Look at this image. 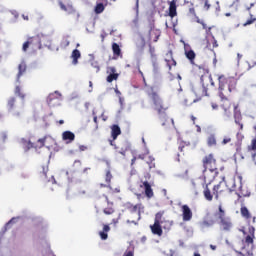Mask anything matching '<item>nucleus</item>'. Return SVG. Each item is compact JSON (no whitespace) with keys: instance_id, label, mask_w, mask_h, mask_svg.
<instances>
[{"instance_id":"obj_31","label":"nucleus","mask_w":256,"mask_h":256,"mask_svg":"<svg viewBox=\"0 0 256 256\" xmlns=\"http://www.w3.org/2000/svg\"><path fill=\"white\" fill-rule=\"evenodd\" d=\"M163 215H165V211H159L156 213L154 223L163 225L165 223V218H163Z\"/></svg>"},{"instance_id":"obj_40","label":"nucleus","mask_w":256,"mask_h":256,"mask_svg":"<svg viewBox=\"0 0 256 256\" xmlns=\"http://www.w3.org/2000/svg\"><path fill=\"white\" fill-rule=\"evenodd\" d=\"M49 171V168H46L42 166V171H40V177L41 179H47V172Z\"/></svg>"},{"instance_id":"obj_15","label":"nucleus","mask_w":256,"mask_h":256,"mask_svg":"<svg viewBox=\"0 0 256 256\" xmlns=\"http://www.w3.org/2000/svg\"><path fill=\"white\" fill-rule=\"evenodd\" d=\"M225 191H227V189L225 188L223 182H220L219 184L214 185L213 195H214L216 201L219 200V195H223V193H225Z\"/></svg>"},{"instance_id":"obj_51","label":"nucleus","mask_w":256,"mask_h":256,"mask_svg":"<svg viewBox=\"0 0 256 256\" xmlns=\"http://www.w3.org/2000/svg\"><path fill=\"white\" fill-rule=\"evenodd\" d=\"M227 143H231V137H225L222 141V145H227Z\"/></svg>"},{"instance_id":"obj_21","label":"nucleus","mask_w":256,"mask_h":256,"mask_svg":"<svg viewBox=\"0 0 256 256\" xmlns=\"http://www.w3.org/2000/svg\"><path fill=\"white\" fill-rule=\"evenodd\" d=\"M247 151L251 155V160L255 161V157H256V138L252 139L251 144L247 147Z\"/></svg>"},{"instance_id":"obj_58","label":"nucleus","mask_w":256,"mask_h":256,"mask_svg":"<svg viewBox=\"0 0 256 256\" xmlns=\"http://www.w3.org/2000/svg\"><path fill=\"white\" fill-rule=\"evenodd\" d=\"M89 93H91L93 91V82L92 81H89Z\"/></svg>"},{"instance_id":"obj_1","label":"nucleus","mask_w":256,"mask_h":256,"mask_svg":"<svg viewBox=\"0 0 256 256\" xmlns=\"http://www.w3.org/2000/svg\"><path fill=\"white\" fill-rule=\"evenodd\" d=\"M219 97L221 99V109H223L225 117L233 115V105H238L229 100V95L237 91V78L222 74L218 77Z\"/></svg>"},{"instance_id":"obj_54","label":"nucleus","mask_w":256,"mask_h":256,"mask_svg":"<svg viewBox=\"0 0 256 256\" xmlns=\"http://www.w3.org/2000/svg\"><path fill=\"white\" fill-rule=\"evenodd\" d=\"M11 223H15V218L10 219L9 222L6 223V228L9 227Z\"/></svg>"},{"instance_id":"obj_20","label":"nucleus","mask_w":256,"mask_h":256,"mask_svg":"<svg viewBox=\"0 0 256 256\" xmlns=\"http://www.w3.org/2000/svg\"><path fill=\"white\" fill-rule=\"evenodd\" d=\"M215 225V219H213V215L211 213H207L202 221L203 227H213Z\"/></svg>"},{"instance_id":"obj_37","label":"nucleus","mask_w":256,"mask_h":256,"mask_svg":"<svg viewBox=\"0 0 256 256\" xmlns=\"http://www.w3.org/2000/svg\"><path fill=\"white\" fill-rule=\"evenodd\" d=\"M14 94L17 97H20L22 99V101H24V99L26 97L25 93H23V91L21 90V86H19V85L15 87Z\"/></svg>"},{"instance_id":"obj_13","label":"nucleus","mask_w":256,"mask_h":256,"mask_svg":"<svg viewBox=\"0 0 256 256\" xmlns=\"http://www.w3.org/2000/svg\"><path fill=\"white\" fill-rule=\"evenodd\" d=\"M184 53L186 56V59L190 61L192 65H195V57H197V54H195V51L191 49V46L188 44L184 45Z\"/></svg>"},{"instance_id":"obj_18","label":"nucleus","mask_w":256,"mask_h":256,"mask_svg":"<svg viewBox=\"0 0 256 256\" xmlns=\"http://www.w3.org/2000/svg\"><path fill=\"white\" fill-rule=\"evenodd\" d=\"M141 188H144L145 195L148 199H151L155 194L153 193V188H151V184L148 181L142 182L140 185Z\"/></svg>"},{"instance_id":"obj_2","label":"nucleus","mask_w":256,"mask_h":256,"mask_svg":"<svg viewBox=\"0 0 256 256\" xmlns=\"http://www.w3.org/2000/svg\"><path fill=\"white\" fill-rule=\"evenodd\" d=\"M146 95H148L152 107L154 111H156L158 115V119L161 121L162 127H165L167 123V111L169 110V106L163 101V98H161V95L157 91H155V88L153 86H150L146 90Z\"/></svg>"},{"instance_id":"obj_23","label":"nucleus","mask_w":256,"mask_h":256,"mask_svg":"<svg viewBox=\"0 0 256 256\" xmlns=\"http://www.w3.org/2000/svg\"><path fill=\"white\" fill-rule=\"evenodd\" d=\"M62 139L63 141H66V143H73L75 141V133L71 131H64L62 133Z\"/></svg>"},{"instance_id":"obj_50","label":"nucleus","mask_w":256,"mask_h":256,"mask_svg":"<svg viewBox=\"0 0 256 256\" xmlns=\"http://www.w3.org/2000/svg\"><path fill=\"white\" fill-rule=\"evenodd\" d=\"M93 121L96 125V129H99V122L97 121V115H95V112H93Z\"/></svg>"},{"instance_id":"obj_28","label":"nucleus","mask_w":256,"mask_h":256,"mask_svg":"<svg viewBox=\"0 0 256 256\" xmlns=\"http://www.w3.org/2000/svg\"><path fill=\"white\" fill-rule=\"evenodd\" d=\"M72 63L77 65L79 63V59H81V51L78 49H74L71 54Z\"/></svg>"},{"instance_id":"obj_62","label":"nucleus","mask_w":256,"mask_h":256,"mask_svg":"<svg viewBox=\"0 0 256 256\" xmlns=\"http://www.w3.org/2000/svg\"><path fill=\"white\" fill-rule=\"evenodd\" d=\"M115 93H116V95H121V91H119V89H115Z\"/></svg>"},{"instance_id":"obj_63","label":"nucleus","mask_w":256,"mask_h":256,"mask_svg":"<svg viewBox=\"0 0 256 256\" xmlns=\"http://www.w3.org/2000/svg\"><path fill=\"white\" fill-rule=\"evenodd\" d=\"M251 220H252V223H256V217L255 216H252Z\"/></svg>"},{"instance_id":"obj_12","label":"nucleus","mask_w":256,"mask_h":256,"mask_svg":"<svg viewBox=\"0 0 256 256\" xmlns=\"http://www.w3.org/2000/svg\"><path fill=\"white\" fill-rule=\"evenodd\" d=\"M180 209L182 212L183 221L187 222V221H191V219H193V211L191 210L189 205L184 204L180 207Z\"/></svg>"},{"instance_id":"obj_61","label":"nucleus","mask_w":256,"mask_h":256,"mask_svg":"<svg viewBox=\"0 0 256 256\" xmlns=\"http://www.w3.org/2000/svg\"><path fill=\"white\" fill-rule=\"evenodd\" d=\"M210 249H212V251H215L217 249V246L211 244Z\"/></svg>"},{"instance_id":"obj_3","label":"nucleus","mask_w":256,"mask_h":256,"mask_svg":"<svg viewBox=\"0 0 256 256\" xmlns=\"http://www.w3.org/2000/svg\"><path fill=\"white\" fill-rule=\"evenodd\" d=\"M202 165L204 167V180L211 183L219 173V169L217 168V158H215L214 154H208L202 159Z\"/></svg>"},{"instance_id":"obj_49","label":"nucleus","mask_w":256,"mask_h":256,"mask_svg":"<svg viewBox=\"0 0 256 256\" xmlns=\"http://www.w3.org/2000/svg\"><path fill=\"white\" fill-rule=\"evenodd\" d=\"M211 107H212V109H214V111H217V109H219V104L215 101H212Z\"/></svg>"},{"instance_id":"obj_30","label":"nucleus","mask_w":256,"mask_h":256,"mask_svg":"<svg viewBox=\"0 0 256 256\" xmlns=\"http://www.w3.org/2000/svg\"><path fill=\"white\" fill-rule=\"evenodd\" d=\"M203 195H204V199H206V201H213V196H215V194H213V192L211 193V189H209L208 185L205 186Z\"/></svg>"},{"instance_id":"obj_25","label":"nucleus","mask_w":256,"mask_h":256,"mask_svg":"<svg viewBox=\"0 0 256 256\" xmlns=\"http://www.w3.org/2000/svg\"><path fill=\"white\" fill-rule=\"evenodd\" d=\"M105 7H107V0H104V2H98L94 8V13H96V15H101V13L105 11Z\"/></svg>"},{"instance_id":"obj_46","label":"nucleus","mask_w":256,"mask_h":256,"mask_svg":"<svg viewBox=\"0 0 256 256\" xmlns=\"http://www.w3.org/2000/svg\"><path fill=\"white\" fill-rule=\"evenodd\" d=\"M149 53L152 57V59H155L157 57V55L155 54V48L151 47L149 48Z\"/></svg>"},{"instance_id":"obj_44","label":"nucleus","mask_w":256,"mask_h":256,"mask_svg":"<svg viewBox=\"0 0 256 256\" xmlns=\"http://www.w3.org/2000/svg\"><path fill=\"white\" fill-rule=\"evenodd\" d=\"M45 141H47V137L38 139V143H39L38 147L40 148L45 147Z\"/></svg>"},{"instance_id":"obj_64","label":"nucleus","mask_w":256,"mask_h":256,"mask_svg":"<svg viewBox=\"0 0 256 256\" xmlns=\"http://www.w3.org/2000/svg\"><path fill=\"white\" fill-rule=\"evenodd\" d=\"M213 47H218L217 40H214Z\"/></svg>"},{"instance_id":"obj_57","label":"nucleus","mask_w":256,"mask_h":256,"mask_svg":"<svg viewBox=\"0 0 256 256\" xmlns=\"http://www.w3.org/2000/svg\"><path fill=\"white\" fill-rule=\"evenodd\" d=\"M110 191H113V193H121V189L120 188H115L114 190L110 189Z\"/></svg>"},{"instance_id":"obj_33","label":"nucleus","mask_w":256,"mask_h":256,"mask_svg":"<svg viewBox=\"0 0 256 256\" xmlns=\"http://www.w3.org/2000/svg\"><path fill=\"white\" fill-rule=\"evenodd\" d=\"M208 147H216L217 146V137L215 134H210L207 138Z\"/></svg>"},{"instance_id":"obj_11","label":"nucleus","mask_w":256,"mask_h":256,"mask_svg":"<svg viewBox=\"0 0 256 256\" xmlns=\"http://www.w3.org/2000/svg\"><path fill=\"white\" fill-rule=\"evenodd\" d=\"M106 73L108 75L106 77L107 83H113V81L119 79V73H117V68H115V66H108L106 68Z\"/></svg>"},{"instance_id":"obj_4","label":"nucleus","mask_w":256,"mask_h":256,"mask_svg":"<svg viewBox=\"0 0 256 256\" xmlns=\"http://www.w3.org/2000/svg\"><path fill=\"white\" fill-rule=\"evenodd\" d=\"M238 109H239V104H234L233 105L234 119H235L236 125H238V127H239V132H237V134H236V137L238 140L236 143L237 151H239V149H241L243 139H245V136H243L241 134V131H243V123H241V111H239Z\"/></svg>"},{"instance_id":"obj_41","label":"nucleus","mask_w":256,"mask_h":256,"mask_svg":"<svg viewBox=\"0 0 256 256\" xmlns=\"http://www.w3.org/2000/svg\"><path fill=\"white\" fill-rule=\"evenodd\" d=\"M114 149H116V153L125 157V154L127 153V148H121V150H117L119 149V147H117V145H114Z\"/></svg>"},{"instance_id":"obj_14","label":"nucleus","mask_w":256,"mask_h":256,"mask_svg":"<svg viewBox=\"0 0 256 256\" xmlns=\"http://www.w3.org/2000/svg\"><path fill=\"white\" fill-rule=\"evenodd\" d=\"M240 215L242 219H245L247 223H251V219L253 218V214H251V211H249V208L247 206L243 205L240 208Z\"/></svg>"},{"instance_id":"obj_8","label":"nucleus","mask_w":256,"mask_h":256,"mask_svg":"<svg viewBox=\"0 0 256 256\" xmlns=\"http://www.w3.org/2000/svg\"><path fill=\"white\" fill-rule=\"evenodd\" d=\"M235 195L237 196V198L234 203L235 205H238V203H243V197H251V191H249V188L247 186L240 185L238 191L235 192Z\"/></svg>"},{"instance_id":"obj_16","label":"nucleus","mask_w":256,"mask_h":256,"mask_svg":"<svg viewBox=\"0 0 256 256\" xmlns=\"http://www.w3.org/2000/svg\"><path fill=\"white\" fill-rule=\"evenodd\" d=\"M159 37H161V31L159 29H155V26H151L148 40L157 43V41H159Z\"/></svg>"},{"instance_id":"obj_48","label":"nucleus","mask_w":256,"mask_h":256,"mask_svg":"<svg viewBox=\"0 0 256 256\" xmlns=\"http://www.w3.org/2000/svg\"><path fill=\"white\" fill-rule=\"evenodd\" d=\"M204 9L209 11L211 9V4H209V0H204Z\"/></svg>"},{"instance_id":"obj_7","label":"nucleus","mask_w":256,"mask_h":256,"mask_svg":"<svg viewBox=\"0 0 256 256\" xmlns=\"http://www.w3.org/2000/svg\"><path fill=\"white\" fill-rule=\"evenodd\" d=\"M244 235V243L246 245H254L255 243V228L251 225L248 226V231L245 229L240 230Z\"/></svg>"},{"instance_id":"obj_9","label":"nucleus","mask_w":256,"mask_h":256,"mask_svg":"<svg viewBox=\"0 0 256 256\" xmlns=\"http://www.w3.org/2000/svg\"><path fill=\"white\" fill-rule=\"evenodd\" d=\"M124 209H126L130 213L138 212L139 219H141V211L143 212L145 210V206H143V204L141 203L133 205L131 202H126L124 204Z\"/></svg>"},{"instance_id":"obj_34","label":"nucleus","mask_w":256,"mask_h":256,"mask_svg":"<svg viewBox=\"0 0 256 256\" xmlns=\"http://www.w3.org/2000/svg\"><path fill=\"white\" fill-rule=\"evenodd\" d=\"M16 103H17V98L10 97L8 99V102H7V109H8V111H15Z\"/></svg>"},{"instance_id":"obj_5","label":"nucleus","mask_w":256,"mask_h":256,"mask_svg":"<svg viewBox=\"0 0 256 256\" xmlns=\"http://www.w3.org/2000/svg\"><path fill=\"white\" fill-rule=\"evenodd\" d=\"M198 75H200V81L203 87L197 91H205V87H207L209 83H211L212 86L215 85V82H213V77L211 74H209V68H207V66H198Z\"/></svg>"},{"instance_id":"obj_47","label":"nucleus","mask_w":256,"mask_h":256,"mask_svg":"<svg viewBox=\"0 0 256 256\" xmlns=\"http://www.w3.org/2000/svg\"><path fill=\"white\" fill-rule=\"evenodd\" d=\"M91 67H93V69H95L96 73H99V71L101 69L99 67V65L97 64V62H92Z\"/></svg>"},{"instance_id":"obj_10","label":"nucleus","mask_w":256,"mask_h":256,"mask_svg":"<svg viewBox=\"0 0 256 256\" xmlns=\"http://www.w3.org/2000/svg\"><path fill=\"white\" fill-rule=\"evenodd\" d=\"M30 45H32V47H41V38L39 35L28 38V40L24 42L22 46V51H27Z\"/></svg>"},{"instance_id":"obj_53","label":"nucleus","mask_w":256,"mask_h":256,"mask_svg":"<svg viewBox=\"0 0 256 256\" xmlns=\"http://www.w3.org/2000/svg\"><path fill=\"white\" fill-rule=\"evenodd\" d=\"M79 151H87V146H85V145H80V146H79Z\"/></svg>"},{"instance_id":"obj_22","label":"nucleus","mask_w":256,"mask_h":256,"mask_svg":"<svg viewBox=\"0 0 256 256\" xmlns=\"http://www.w3.org/2000/svg\"><path fill=\"white\" fill-rule=\"evenodd\" d=\"M150 229L153 235H158V237L163 235V228L161 227V224L157 222H154V224L150 226Z\"/></svg>"},{"instance_id":"obj_59","label":"nucleus","mask_w":256,"mask_h":256,"mask_svg":"<svg viewBox=\"0 0 256 256\" xmlns=\"http://www.w3.org/2000/svg\"><path fill=\"white\" fill-rule=\"evenodd\" d=\"M63 45H64V47H69V45H70L69 40H65V41L63 42Z\"/></svg>"},{"instance_id":"obj_35","label":"nucleus","mask_w":256,"mask_h":256,"mask_svg":"<svg viewBox=\"0 0 256 256\" xmlns=\"http://www.w3.org/2000/svg\"><path fill=\"white\" fill-rule=\"evenodd\" d=\"M226 187L228 189V191H230V193H233V191H235L236 189V185H235V180L233 178H230L227 182H226Z\"/></svg>"},{"instance_id":"obj_6","label":"nucleus","mask_w":256,"mask_h":256,"mask_svg":"<svg viewBox=\"0 0 256 256\" xmlns=\"http://www.w3.org/2000/svg\"><path fill=\"white\" fill-rule=\"evenodd\" d=\"M217 217L222 231H231V229H233V222L231 218L227 216L221 205L218 206Z\"/></svg>"},{"instance_id":"obj_60","label":"nucleus","mask_w":256,"mask_h":256,"mask_svg":"<svg viewBox=\"0 0 256 256\" xmlns=\"http://www.w3.org/2000/svg\"><path fill=\"white\" fill-rule=\"evenodd\" d=\"M135 161H137V157H133L131 160V165H135Z\"/></svg>"},{"instance_id":"obj_56","label":"nucleus","mask_w":256,"mask_h":256,"mask_svg":"<svg viewBox=\"0 0 256 256\" xmlns=\"http://www.w3.org/2000/svg\"><path fill=\"white\" fill-rule=\"evenodd\" d=\"M100 117L102 118V121H107V116H105V112H102Z\"/></svg>"},{"instance_id":"obj_26","label":"nucleus","mask_w":256,"mask_h":256,"mask_svg":"<svg viewBox=\"0 0 256 256\" xmlns=\"http://www.w3.org/2000/svg\"><path fill=\"white\" fill-rule=\"evenodd\" d=\"M111 135H112L113 141H115V139H117L119 135H121V128L119 127V125L117 124L112 125Z\"/></svg>"},{"instance_id":"obj_19","label":"nucleus","mask_w":256,"mask_h":256,"mask_svg":"<svg viewBox=\"0 0 256 256\" xmlns=\"http://www.w3.org/2000/svg\"><path fill=\"white\" fill-rule=\"evenodd\" d=\"M26 72H27V64H25V62L20 63L18 66V74L16 76V83H21V77H23V75H25Z\"/></svg>"},{"instance_id":"obj_43","label":"nucleus","mask_w":256,"mask_h":256,"mask_svg":"<svg viewBox=\"0 0 256 256\" xmlns=\"http://www.w3.org/2000/svg\"><path fill=\"white\" fill-rule=\"evenodd\" d=\"M152 67H153V72L154 73H159V63H157L156 61H154L152 63Z\"/></svg>"},{"instance_id":"obj_36","label":"nucleus","mask_w":256,"mask_h":256,"mask_svg":"<svg viewBox=\"0 0 256 256\" xmlns=\"http://www.w3.org/2000/svg\"><path fill=\"white\" fill-rule=\"evenodd\" d=\"M256 21V16L249 13V18L242 24V27H249V25H253Z\"/></svg>"},{"instance_id":"obj_17","label":"nucleus","mask_w":256,"mask_h":256,"mask_svg":"<svg viewBox=\"0 0 256 256\" xmlns=\"http://www.w3.org/2000/svg\"><path fill=\"white\" fill-rule=\"evenodd\" d=\"M192 149L193 147H191L190 142H185V141L179 142L178 150L180 151V153H182V155H185V153H190Z\"/></svg>"},{"instance_id":"obj_29","label":"nucleus","mask_w":256,"mask_h":256,"mask_svg":"<svg viewBox=\"0 0 256 256\" xmlns=\"http://www.w3.org/2000/svg\"><path fill=\"white\" fill-rule=\"evenodd\" d=\"M22 149L27 153L30 149H33L35 145L31 141H27L25 138L21 139Z\"/></svg>"},{"instance_id":"obj_45","label":"nucleus","mask_w":256,"mask_h":256,"mask_svg":"<svg viewBox=\"0 0 256 256\" xmlns=\"http://www.w3.org/2000/svg\"><path fill=\"white\" fill-rule=\"evenodd\" d=\"M135 252L133 251V249L128 248L125 252H124V256H134Z\"/></svg>"},{"instance_id":"obj_24","label":"nucleus","mask_w":256,"mask_h":256,"mask_svg":"<svg viewBox=\"0 0 256 256\" xmlns=\"http://www.w3.org/2000/svg\"><path fill=\"white\" fill-rule=\"evenodd\" d=\"M169 17L173 19V17H177V2L175 0H172L169 2Z\"/></svg>"},{"instance_id":"obj_27","label":"nucleus","mask_w":256,"mask_h":256,"mask_svg":"<svg viewBox=\"0 0 256 256\" xmlns=\"http://www.w3.org/2000/svg\"><path fill=\"white\" fill-rule=\"evenodd\" d=\"M109 231H111V227H109V225L104 224L103 226V231L99 232V235L102 239V241H107L109 235L107 233H109Z\"/></svg>"},{"instance_id":"obj_38","label":"nucleus","mask_w":256,"mask_h":256,"mask_svg":"<svg viewBox=\"0 0 256 256\" xmlns=\"http://www.w3.org/2000/svg\"><path fill=\"white\" fill-rule=\"evenodd\" d=\"M111 179H113V174H111V170H107L105 175V181L108 184V189H113V187L111 186Z\"/></svg>"},{"instance_id":"obj_39","label":"nucleus","mask_w":256,"mask_h":256,"mask_svg":"<svg viewBox=\"0 0 256 256\" xmlns=\"http://www.w3.org/2000/svg\"><path fill=\"white\" fill-rule=\"evenodd\" d=\"M60 94H59V92H55V93H52V94H50L49 96H48V98H47V103H48V105H51V103H53V100L54 99H56V97L57 96H59Z\"/></svg>"},{"instance_id":"obj_32","label":"nucleus","mask_w":256,"mask_h":256,"mask_svg":"<svg viewBox=\"0 0 256 256\" xmlns=\"http://www.w3.org/2000/svg\"><path fill=\"white\" fill-rule=\"evenodd\" d=\"M112 51L114 57H123V54L121 53V47L119 46V44L114 42L112 44Z\"/></svg>"},{"instance_id":"obj_52","label":"nucleus","mask_w":256,"mask_h":256,"mask_svg":"<svg viewBox=\"0 0 256 256\" xmlns=\"http://www.w3.org/2000/svg\"><path fill=\"white\" fill-rule=\"evenodd\" d=\"M240 255H243V256H250V255H253V252H251V251L240 252Z\"/></svg>"},{"instance_id":"obj_55","label":"nucleus","mask_w":256,"mask_h":256,"mask_svg":"<svg viewBox=\"0 0 256 256\" xmlns=\"http://www.w3.org/2000/svg\"><path fill=\"white\" fill-rule=\"evenodd\" d=\"M248 65H249L250 68H251V67H255L256 62H253V60H250V61L248 62Z\"/></svg>"},{"instance_id":"obj_42","label":"nucleus","mask_w":256,"mask_h":256,"mask_svg":"<svg viewBox=\"0 0 256 256\" xmlns=\"http://www.w3.org/2000/svg\"><path fill=\"white\" fill-rule=\"evenodd\" d=\"M105 215H113L115 213V209L113 207H108L103 210Z\"/></svg>"}]
</instances>
